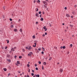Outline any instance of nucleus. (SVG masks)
I'll use <instances>...</instances> for the list:
<instances>
[{
    "instance_id": "f257e3e1",
    "label": "nucleus",
    "mask_w": 77,
    "mask_h": 77,
    "mask_svg": "<svg viewBox=\"0 0 77 77\" xmlns=\"http://www.w3.org/2000/svg\"><path fill=\"white\" fill-rule=\"evenodd\" d=\"M35 51L36 53H39V51L38 50V49H37L35 48Z\"/></svg>"
},
{
    "instance_id": "f03ea898",
    "label": "nucleus",
    "mask_w": 77,
    "mask_h": 77,
    "mask_svg": "<svg viewBox=\"0 0 77 77\" xmlns=\"http://www.w3.org/2000/svg\"><path fill=\"white\" fill-rule=\"evenodd\" d=\"M43 3H44V4H45V5H47V3L45 1H43Z\"/></svg>"
},
{
    "instance_id": "7ed1b4c3",
    "label": "nucleus",
    "mask_w": 77,
    "mask_h": 77,
    "mask_svg": "<svg viewBox=\"0 0 77 77\" xmlns=\"http://www.w3.org/2000/svg\"><path fill=\"white\" fill-rule=\"evenodd\" d=\"M66 17H70V16L68 14H66Z\"/></svg>"
},
{
    "instance_id": "20e7f679",
    "label": "nucleus",
    "mask_w": 77,
    "mask_h": 77,
    "mask_svg": "<svg viewBox=\"0 0 77 77\" xmlns=\"http://www.w3.org/2000/svg\"><path fill=\"white\" fill-rule=\"evenodd\" d=\"M14 32H17L18 31V29H14Z\"/></svg>"
},
{
    "instance_id": "39448f33",
    "label": "nucleus",
    "mask_w": 77,
    "mask_h": 77,
    "mask_svg": "<svg viewBox=\"0 0 77 77\" xmlns=\"http://www.w3.org/2000/svg\"><path fill=\"white\" fill-rule=\"evenodd\" d=\"M29 50H32V48H31V46H30L28 48Z\"/></svg>"
},
{
    "instance_id": "423d86ee",
    "label": "nucleus",
    "mask_w": 77,
    "mask_h": 77,
    "mask_svg": "<svg viewBox=\"0 0 77 77\" xmlns=\"http://www.w3.org/2000/svg\"><path fill=\"white\" fill-rule=\"evenodd\" d=\"M35 75V77H39V74H38L37 75Z\"/></svg>"
},
{
    "instance_id": "0eeeda50",
    "label": "nucleus",
    "mask_w": 77,
    "mask_h": 77,
    "mask_svg": "<svg viewBox=\"0 0 77 77\" xmlns=\"http://www.w3.org/2000/svg\"><path fill=\"white\" fill-rule=\"evenodd\" d=\"M43 65H47V63L45 62H44L43 63Z\"/></svg>"
},
{
    "instance_id": "6e6552de",
    "label": "nucleus",
    "mask_w": 77,
    "mask_h": 77,
    "mask_svg": "<svg viewBox=\"0 0 77 77\" xmlns=\"http://www.w3.org/2000/svg\"><path fill=\"white\" fill-rule=\"evenodd\" d=\"M35 16L37 17H39V16L38 15V13H36L35 14Z\"/></svg>"
},
{
    "instance_id": "1a4fd4ad",
    "label": "nucleus",
    "mask_w": 77,
    "mask_h": 77,
    "mask_svg": "<svg viewBox=\"0 0 77 77\" xmlns=\"http://www.w3.org/2000/svg\"><path fill=\"white\" fill-rule=\"evenodd\" d=\"M3 70L5 71H7V69H6V68H4Z\"/></svg>"
},
{
    "instance_id": "9d476101",
    "label": "nucleus",
    "mask_w": 77,
    "mask_h": 77,
    "mask_svg": "<svg viewBox=\"0 0 77 77\" xmlns=\"http://www.w3.org/2000/svg\"><path fill=\"white\" fill-rule=\"evenodd\" d=\"M42 51H45V49L43 47H42Z\"/></svg>"
},
{
    "instance_id": "9b49d317",
    "label": "nucleus",
    "mask_w": 77,
    "mask_h": 77,
    "mask_svg": "<svg viewBox=\"0 0 77 77\" xmlns=\"http://www.w3.org/2000/svg\"><path fill=\"white\" fill-rule=\"evenodd\" d=\"M9 56H10V55L9 54H7V57H9Z\"/></svg>"
},
{
    "instance_id": "f8f14e48",
    "label": "nucleus",
    "mask_w": 77,
    "mask_h": 77,
    "mask_svg": "<svg viewBox=\"0 0 77 77\" xmlns=\"http://www.w3.org/2000/svg\"><path fill=\"white\" fill-rule=\"evenodd\" d=\"M60 72H62L63 71V70H62V69H60Z\"/></svg>"
},
{
    "instance_id": "ddd939ff",
    "label": "nucleus",
    "mask_w": 77,
    "mask_h": 77,
    "mask_svg": "<svg viewBox=\"0 0 77 77\" xmlns=\"http://www.w3.org/2000/svg\"><path fill=\"white\" fill-rule=\"evenodd\" d=\"M8 62H11V60L8 59L7 60Z\"/></svg>"
},
{
    "instance_id": "4468645a",
    "label": "nucleus",
    "mask_w": 77,
    "mask_h": 77,
    "mask_svg": "<svg viewBox=\"0 0 77 77\" xmlns=\"http://www.w3.org/2000/svg\"><path fill=\"white\" fill-rule=\"evenodd\" d=\"M72 14L73 15H75V13L74 12V11H73L72 12Z\"/></svg>"
},
{
    "instance_id": "2eb2a0df",
    "label": "nucleus",
    "mask_w": 77,
    "mask_h": 77,
    "mask_svg": "<svg viewBox=\"0 0 77 77\" xmlns=\"http://www.w3.org/2000/svg\"><path fill=\"white\" fill-rule=\"evenodd\" d=\"M27 66L28 68H29V67H30V65L29 64H27Z\"/></svg>"
},
{
    "instance_id": "dca6fc26",
    "label": "nucleus",
    "mask_w": 77,
    "mask_h": 77,
    "mask_svg": "<svg viewBox=\"0 0 77 77\" xmlns=\"http://www.w3.org/2000/svg\"><path fill=\"white\" fill-rule=\"evenodd\" d=\"M17 64H20V62H19V61H17Z\"/></svg>"
},
{
    "instance_id": "f3484780",
    "label": "nucleus",
    "mask_w": 77,
    "mask_h": 77,
    "mask_svg": "<svg viewBox=\"0 0 77 77\" xmlns=\"http://www.w3.org/2000/svg\"><path fill=\"white\" fill-rule=\"evenodd\" d=\"M20 32H23V30H22V29H20Z\"/></svg>"
},
{
    "instance_id": "a211bd4d",
    "label": "nucleus",
    "mask_w": 77,
    "mask_h": 77,
    "mask_svg": "<svg viewBox=\"0 0 77 77\" xmlns=\"http://www.w3.org/2000/svg\"><path fill=\"white\" fill-rule=\"evenodd\" d=\"M66 48V47H65V46H63V49H65V48Z\"/></svg>"
},
{
    "instance_id": "6ab92c4d",
    "label": "nucleus",
    "mask_w": 77,
    "mask_h": 77,
    "mask_svg": "<svg viewBox=\"0 0 77 77\" xmlns=\"http://www.w3.org/2000/svg\"><path fill=\"white\" fill-rule=\"evenodd\" d=\"M41 21H43L44 20V19L43 18H42L40 19Z\"/></svg>"
},
{
    "instance_id": "aec40b11",
    "label": "nucleus",
    "mask_w": 77,
    "mask_h": 77,
    "mask_svg": "<svg viewBox=\"0 0 77 77\" xmlns=\"http://www.w3.org/2000/svg\"><path fill=\"white\" fill-rule=\"evenodd\" d=\"M6 41H7V44H9V40H6Z\"/></svg>"
},
{
    "instance_id": "412c9836",
    "label": "nucleus",
    "mask_w": 77,
    "mask_h": 77,
    "mask_svg": "<svg viewBox=\"0 0 77 77\" xmlns=\"http://www.w3.org/2000/svg\"><path fill=\"white\" fill-rule=\"evenodd\" d=\"M37 2L38 3H40V1L39 0H38L37 1Z\"/></svg>"
},
{
    "instance_id": "4be33fe9",
    "label": "nucleus",
    "mask_w": 77,
    "mask_h": 77,
    "mask_svg": "<svg viewBox=\"0 0 77 77\" xmlns=\"http://www.w3.org/2000/svg\"><path fill=\"white\" fill-rule=\"evenodd\" d=\"M19 59H21V58H22V56H19Z\"/></svg>"
},
{
    "instance_id": "5701e85b",
    "label": "nucleus",
    "mask_w": 77,
    "mask_h": 77,
    "mask_svg": "<svg viewBox=\"0 0 77 77\" xmlns=\"http://www.w3.org/2000/svg\"><path fill=\"white\" fill-rule=\"evenodd\" d=\"M35 10H36V12H38V8H36L35 9Z\"/></svg>"
},
{
    "instance_id": "b1692460",
    "label": "nucleus",
    "mask_w": 77,
    "mask_h": 77,
    "mask_svg": "<svg viewBox=\"0 0 77 77\" xmlns=\"http://www.w3.org/2000/svg\"><path fill=\"white\" fill-rule=\"evenodd\" d=\"M32 38L33 39H35V35H33L32 36Z\"/></svg>"
},
{
    "instance_id": "393cba45",
    "label": "nucleus",
    "mask_w": 77,
    "mask_h": 77,
    "mask_svg": "<svg viewBox=\"0 0 77 77\" xmlns=\"http://www.w3.org/2000/svg\"><path fill=\"white\" fill-rule=\"evenodd\" d=\"M11 28H13L14 27V25H11Z\"/></svg>"
},
{
    "instance_id": "a878e982",
    "label": "nucleus",
    "mask_w": 77,
    "mask_h": 77,
    "mask_svg": "<svg viewBox=\"0 0 77 77\" xmlns=\"http://www.w3.org/2000/svg\"><path fill=\"white\" fill-rule=\"evenodd\" d=\"M70 47H71V48L72 47V44H71L70 45Z\"/></svg>"
},
{
    "instance_id": "bb28decb",
    "label": "nucleus",
    "mask_w": 77,
    "mask_h": 77,
    "mask_svg": "<svg viewBox=\"0 0 77 77\" xmlns=\"http://www.w3.org/2000/svg\"><path fill=\"white\" fill-rule=\"evenodd\" d=\"M38 50L39 51H41V48H38Z\"/></svg>"
},
{
    "instance_id": "cd10ccee",
    "label": "nucleus",
    "mask_w": 77,
    "mask_h": 77,
    "mask_svg": "<svg viewBox=\"0 0 77 77\" xmlns=\"http://www.w3.org/2000/svg\"><path fill=\"white\" fill-rule=\"evenodd\" d=\"M47 28H46V26H44L43 27V29H45Z\"/></svg>"
},
{
    "instance_id": "c85d7f7f",
    "label": "nucleus",
    "mask_w": 77,
    "mask_h": 77,
    "mask_svg": "<svg viewBox=\"0 0 77 77\" xmlns=\"http://www.w3.org/2000/svg\"><path fill=\"white\" fill-rule=\"evenodd\" d=\"M41 11H40L38 12L39 14H41Z\"/></svg>"
},
{
    "instance_id": "c756f323",
    "label": "nucleus",
    "mask_w": 77,
    "mask_h": 77,
    "mask_svg": "<svg viewBox=\"0 0 77 77\" xmlns=\"http://www.w3.org/2000/svg\"><path fill=\"white\" fill-rule=\"evenodd\" d=\"M31 75H32V76H33L34 75V73H31Z\"/></svg>"
},
{
    "instance_id": "7c9ffc66",
    "label": "nucleus",
    "mask_w": 77,
    "mask_h": 77,
    "mask_svg": "<svg viewBox=\"0 0 77 77\" xmlns=\"http://www.w3.org/2000/svg\"><path fill=\"white\" fill-rule=\"evenodd\" d=\"M41 53H42V54H44V52L43 51H42L41 52Z\"/></svg>"
},
{
    "instance_id": "2f4dec72",
    "label": "nucleus",
    "mask_w": 77,
    "mask_h": 77,
    "mask_svg": "<svg viewBox=\"0 0 77 77\" xmlns=\"http://www.w3.org/2000/svg\"><path fill=\"white\" fill-rule=\"evenodd\" d=\"M47 29H48V28H46V29H45V31H47Z\"/></svg>"
},
{
    "instance_id": "473e14b6",
    "label": "nucleus",
    "mask_w": 77,
    "mask_h": 77,
    "mask_svg": "<svg viewBox=\"0 0 77 77\" xmlns=\"http://www.w3.org/2000/svg\"><path fill=\"white\" fill-rule=\"evenodd\" d=\"M39 64H41V62L40 61H38Z\"/></svg>"
},
{
    "instance_id": "72a5a7b5",
    "label": "nucleus",
    "mask_w": 77,
    "mask_h": 77,
    "mask_svg": "<svg viewBox=\"0 0 77 77\" xmlns=\"http://www.w3.org/2000/svg\"><path fill=\"white\" fill-rule=\"evenodd\" d=\"M22 51H23V52H24V51H25V50L24 49H23Z\"/></svg>"
},
{
    "instance_id": "f704fd0d",
    "label": "nucleus",
    "mask_w": 77,
    "mask_h": 77,
    "mask_svg": "<svg viewBox=\"0 0 77 77\" xmlns=\"http://www.w3.org/2000/svg\"><path fill=\"white\" fill-rule=\"evenodd\" d=\"M28 56H31V54H28Z\"/></svg>"
},
{
    "instance_id": "c9c22d12",
    "label": "nucleus",
    "mask_w": 77,
    "mask_h": 77,
    "mask_svg": "<svg viewBox=\"0 0 77 77\" xmlns=\"http://www.w3.org/2000/svg\"><path fill=\"white\" fill-rule=\"evenodd\" d=\"M35 66H38V64H35Z\"/></svg>"
},
{
    "instance_id": "e433bc0d",
    "label": "nucleus",
    "mask_w": 77,
    "mask_h": 77,
    "mask_svg": "<svg viewBox=\"0 0 77 77\" xmlns=\"http://www.w3.org/2000/svg\"><path fill=\"white\" fill-rule=\"evenodd\" d=\"M10 21H12V19L11 18H10Z\"/></svg>"
},
{
    "instance_id": "4c0bfd02",
    "label": "nucleus",
    "mask_w": 77,
    "mask_h": 77,
    "mask_svg": "<svg viewBox=\"0 0 77 77\" xmlns=\"http://www.w3.org/2000/svg\"><path fill=\"white\" fill-rule=\"evenodd\" d=\"M36 25L38 24V22H36Z\"/></svg>"
},
{
    "instance_id": "58836bf2",
    "label": "nucleus",
    "mask_w": 77,
    "mask_h": 77,
    "mask_svg": "<svg viewBox=\"0 0 77 77\" xmlns=\"http://www.w3.org/2000/svg\"><path fill=\"white\" fill-rule=\"evenodd\" d=\"M44 8H47V6H46V5H44Z\"/></svg>"
},
{
    "instance_id": "ea45409f",
    "label": "nucleus",
    "mask_w": 77,
    "mask_h": 77,
    "mask_svg": "<svg viewBox=\"0 0 77 77\" xmlns=\"http://www.w3.org/2000/svg\"><path fill=\"white\" fill-rule=\"evenodd\" d=\"M35 69L36 70H38V68L37 67H36L35 68Z\"/></svg>"
},
{
    "instance_id": "a19ab883",
    "label": "nucleus",
    "mask_w": 77,
    "mask_h": 77,
    "mask_svg": "<svg viewBox=\"0 0 77 77\" xmlns=\"http://www.w3.org/2000/svg\"><path fill=\"white\" fill-rule=\"evenodd\" d=\"M64 9H65V10H66V9H67V8L65 7L64 8Z\"/></svg>"
},
{
    "instance_id": "79ce46f5",
    "label": "nucleus",
    "mask_w": 77,
    "mask_h": 77,
    "mask_svg": "<svg viewBox=\"0 0 77 77\" xmlns=\"http://www.w3.org/2000/svg\"><path fill=\"white\" fill-rule=\"evenodd\" d=\"M36 46V45H33L32 47H35Z\"/></svg>"
},
{
    "instance_id": "37998d69",
    "label": "nucleus",
    "mask_w": 77,
    "mask_h": 77,
    "mask_svg": "<svg viewBox=\"0 0 77 77\" xmlns=\"http://www.w3.org/2000/svg\"><path fill=\"white\" fill-rule=\"evenodd\" d=\"M18 73H21V71H18Z\"/></svg>"
},
{
    "instance_id": "c03bdc74",
    "label": "nucleus",
    "mask_w": 77,
    "mask_h": 77,
    "mask_svg": "<svg viewBox=\"0 0 77 77\" xmlns=\"http://www.w3.org/2000/svg\"><path fill=\"white\" fill-rule=\"evenodd\" d=\"M42 69H44V66L42 65Z\"/></svg>"
},
{
    "instance_id": "a18cd8bd",
    "label": "nucleus",
    "mask_w": 77,
    "mask_h": 77,
    "mask_svg": "<svg viewBox=\"0 0 77 77\" xmlns=\"http://www.w3.org/2000/svg\"><path fill=\"white\" fill-rule=\"evenodd\" d=\"M69 26H70L71 27H73V26L72 25L70 24Z\"/></svg>"
},
{
    "instance_id": "49530a36",
    "label": "nucleus",
    "mask_w": 77,
    "mask_h": 77,
    "mask_svg": "<svg viewBox=\"0 0 77 77\" xmlns=\"http://www.w3.org/2000/svg\"><path fill=\"white\" fill-rule=\"evenodd\" d=\"M26 49L27 50L28 49V47H26Z\"/></svg>"
},
{
    "instance_id": "de8ad7c7",
    "label": "nucleus",
    "mask_w": 77,
    "mask_h": 77,
    "mask_svg": "<svg viewBox=\"0 0 77 77\" xmlns=\"http://www.w3.org/2000/svg\"><path fill=\"white\" fill-rule=\"evenodd\" d=\"M35 2H36V0H34L33 1V3H35Z\"/></svg>"
},
{
    "instance_id": "09e8293b",
    "label": "nucleus",
    "mask_w": 77,
    "mask_h": 77,
    "mask_svg": "<svg viewBox=\"0 0 77 77\" xmlns=\"http://www.w3.org/2000/svg\"><path fill=\"white\" fill-rule=\"evenodd\" d=\"M51 59H52V58L51 57V58L49 59V60H51Z\"/></svg>"
},
{
    "instance_id": "8fccbe9b",
    "label": "nucleus",
    "mask_w": 77,
    "mask_h": 77,
    "mask_svg": "<svg viewBox=\"0 0 77 77\" xmlns=\"http://www.w3.org/2000/svg\"><path fill=\"white\" fill-rule=\"evenodd\" d=\"M17 56L15 55L14 56V58H15V59H16V58H17Z\"/></svg>"
},
{
    "instance_id": "3c124183",
    "label": "nucleus",
    "mask_w": 77,
    "mask_h": 77,
    "mask_svg": "<svg viewBox=\"0 0 77 77\" xmlns=\"http://www.w3.org/2000/svg\"><path fill=\"white\" fill-rule=\"evenodd\" d=\"M5 8H6V7H3V8L4 10H5Z\"/></svg>"
},
{
    "instance_id": "603ef678",
    "label": "nucleus",
    "mask_w": 77,
    "mask_h": 77,
    "mask_svg": "<svg viewBox=\"0 0 77 77\" xmlns=\"http://www.w3.org/2000/svg\"><path fill=\"white\" fill-rule=\"evenodd\" d=\"M7 48H8V47L6 46L5 48V49H7Z\"/></svg>"
},
{
    "instance_id": "864d4df0",
    "label": "nucleus",
    "mask_w": 77,
    "mask_h": 77,
    "mask_svg": "<svg viewBox=\"0 0 77 77\" xmlns=\"http://www.w3.org/2000/svg\"><path fill=\"white\" fill-rule=\"evenodd\" d=\"M45 35H47V32H45Z\"/></svg>"
},
{
    "instance_id": "5fc2aeb1",
    "label": "nucleus",
    "mask_w": 77,
    "mask_h": 77,
    "mask_svg": "<svg viewBox=\"0 0 77 77\" xmlns=\"http://www.w3.org/2000/svg\"><path fill=\"white\" fill-rule=\"evenodd\" d=\"M60 48H61V49H62V48H63V46H61V47H60Z\"/></svg>"
},
{
    "instance_id": "6e6d98bb",
    "label": "nucleus",
    "mask_w": 77,
    "mask_h": 77,
    "mask_svg": "<svg viewBox=\"0 0 77 77\" xmlns=\"http://www.w3.org/2000/svg\"><path fill=\"white\" fill-rule=\"evenodd\" d=\"M2 17H3V18H5V16L4 15Z\"/></svg>"
},
{
    "instance_id": "4d7b16f0",
    "label": "nucleus",
    "mask_w": 77,
    "mask_h": 77,
    "mask_svg": "<svg viewBox=\"0 0 77 77\" xmlns=\"http://www.w3.org/2000/svg\"><path fill=\"white\" fill-rule=\"evenodd\" d=\"M32 72H33V73H34V70H32Z\"/></svg>"
},
{
    "instance_id": "13d9d810",
    "label": "nucleus",
    "mask_w": 77,
    "mask_h": 77,
    "mask_svg": "<svg viewBox=\"0 0 77 77\" xmlns=\"http://www.w3.org/2000/svg\"><path fill=\"white\" fill-rule=\"evenodd\" d=\"M27 77H30V76H29V75H27Z\"/></svg>"
},
{
    "instance_id": "bf43d9fd",
    "label": "nucleus",
    "mask_w": 77,
    "mask_h": 77,
    "mask_svg": "<svg viewBox=\"0 0 77 77\" xmlns=\"http://www.w3.org/2000/svg\"><path fill=\"white\" fill-rule=\"evenodd\" d=\"M42 36L44 37V36H45V34H43Z\"/></svg>"
},
{
    "instance_id": "052dcab7",
    "label": "nucleus",
    "mask_w": 77,
    "mask_h": 77,
    "mask_svg": "<svg viewBox=\"0 0 77 77\" xmlns=\"http://www.w3.org/2000/svg\"><path fill=\"white\" fill-rule=\"evenodd\" d=\"M30 69H29V70L28 71V72H30Z\"/></svg>"
},
{
    "instance_id": "680f3d73",
    "label": "nucleus",
    "mask_w": 77,
    "mask_h": 77,
    "mask_svg": "<svg viewBox=\"0 0 77 77\" xmlns=\"http://www.w3.org/2000/svg\"><path fill=\"white\" fill-rule=\"evenodd\" d=\"M73 17H74V16H71V17L72 18Z\"/></svg>"
},
{
    "instance_id": "e2e57ef3",
    "label": "nucleus",
    "mask_w": 77,
    "mask_h": 77,
    "mask_svg": "<svg viewBox=\"0 0 77 77\" xmlns=\"http://www.w3.org/2000/svg\"><path fill=\"white\" fill-rule=\"evenodd\" d=\"M12 51H10V52H9V53H12Z\"/></svg>"
},
{
    "instance_id": "0e129e2a",
    "label": "nucleus",
    "mask_w": 77,
    "mask_h": 77,
    "mask_svg": "<svg viewBox=\"0 0 77 77\" xmlns=\"http://www.w3.org/2000/svg\"><path fill=\"white\" fill-rule=\"evenodd\" d=\"M42 14H45V12H44L43 11V13H42Z\"/></svg>"
},
{
    "instance_id": "69168bd1",
    "label": "nucleus",
    "mask_w": 77,
    "mask_h": 77,
    "mask_svg": "<svg viewBox=\"0 0 77 77\" xmlns=\"http://www.w3.org/2000/svg\"><path fill=\"white\" fill-rule=\"evenodd\" d=\"M21 21V20L19 19V20H18V22H19V21Z\"/></svg>"
},
{
    "instance_id": "338daca9",
    "label": "nucleus",
    "mask_w": 77,
    "mask_h": 77,
    "mask_svg": "<svg viewBox=\"0 0 77 77\" xmlns=\"http://www.w3.org/2000/svg\"><path fill=\"white\" fill-rule=\"evenodd\" d=\"M30 53L31 54H32V52H30Z\"/></svg>"
},
{
    "instance_id": "774afa93",
    "label": "nucleus",
    "mask_w": 77,
    "mask_h": 77,
    "mask_svg": "<svg viewBox=\"0 0 77 77\" xmlns=\"http://www.w3.org/2000/svg\"><path fill=\"white\" fill-rule=\"evenodd\" d=\"M24 77H27V75H24Z\"/></svg>"
}]
</instances>
